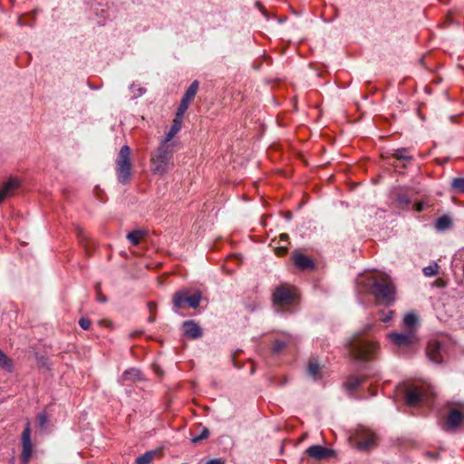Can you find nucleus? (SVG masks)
<instances>
[{"label": "nucleus", "mask_w": 464, "mask_h": 464, "mask_svg": "<svg viewBox=\"0 0 464 464\" xmlns=\"http://www.w3.org/2000/svg\"><path fill=\"white\" fill-rule=\"evenodd\" d=\"M356 284L360 292L373 295L378 304H388L394 300V287L386 274L367 271L358 276Z\"/></svg>", "instance_id": "f257e3e1"}, {"label": "nucleus", "mask_w": 464, "mask_h": 464, "mask_svg": "<svg viewBox=\"0 0 464 464\" xmlns=\"http://www.w3.org/2000/svg\"><path fill=\"white\" fill-rule=\"evenodd\" d=\"M174 147L160 142L158 147L150 152V169L153 175L166 176L174 167Z\"/></svg>", "instance_id": "f03ea898"}, {"label": "nucleus", "mask_w": 464, "mask_h": 464, "mask_svg": "<svg viewBox=\"0 0 464 464\" xmlns=\"http://www.w3.org/2000/svg\"><path fill=\"white\" fill-rule=\"evenodd\" d=\"M347 346L351 356L358 361L372 360L375 358L378 352V344L362 334H354L348 342Z\"/></svg>", "instance_id": "7ed1b4c3"}, {"label": "nucleus", "mask_w": 464, "mask_h": 464, "mask_svg": "<svg viewBox=\"0 0 464 464\" xmlns=\"http://www.w3.org/2000/svg\"><path fill=\"white\" fill-rule=\"evenodd\" d=\"M433 395L434 392L430 386L412 385L408 387L405 391V401L411 407L429 405Z\"/></svg>", "instance_id": "20e7f679"}, {"label": "nucleus", "mask_w": 464, "mask_h": 464, "mask_svg": "<svg viewBox=\"0 0 464 464\" xmlns=\"http://www.w3.org/2000/svg\"><path fill=\"white\" fill-rule=\"evenodd\" d=\"M116 173L121 183H127L131 176L130 149L124 145L121 148L116 160Z\"/></svg>", "instance_id": "39448f33"}, {"label": "nucleus", "mask_w": 464, "mask_h": 464, "mask_svg": "<svg viewBox=\"0 0 464 464\" xmlns=\"http://www.w3.org/2000/svg\"><path fill=\"white\" fill-rule=\"evenodd\" d=\"M296 295L294 288L288 285H280L276 287L273 294L274 304L277 309H283L293 304Z\"/></svg>", "instance_id": "423d86ee"}, {"label": "nucleus", "mask_w": 464, "mask_h": 464, "mask_svg": "<svg viewBox=\"0 0 464 464\" xmlns=\"http://www.w3.org/2000/svg\"><path fill=\"white\" fill-rule=\"evenodd\" d=\"M201 301V294L195 292L190 294L188 290H182L173 295V304L176 308H184L187 304L191 308H197Z\"/></svg>", "instance_id": "0eeeda50"}, {"label": "nucleus", "mask_w": 464, "mask_h": 464, "mask_svg": "<svg viewBox=\"0 0 464 464\" xmlns=\"http://www.w3.org/2000/svg\"><path fill=\"white\" fill-rule=\"evenodd\" d=\"M21 443H22V453H21V461L22 464H28L32 453H33V443L31 440V429L29 422L26 423V426L21 436Z\"/></svg>", "instance_id": "6e6552de"}, {"label": "nucleus", "mask_w": 464, "mask_h": 464, "mask_svg": "<svg viewBox=\"0 0 464 464\" xmlns=\"http://www.w3.org/2000/svg\"><path fill=\"white\" fill-rule=\"evenodd\" d=\"M376 436L369 430L362 429L356 435V443L359 450H367L376 445Z\"/></svg>", "instance_id": "1a4fd4ad"}, {"label": "nucleus", "mask_w": 464, "mask_h": 464, "mask_svg": "<svg viewBox=\"0 0 464 464\" xmlns=\"http://www.w3.org/2000/svg\"><path fill=\"white\" fill-rule=\"evenodd\" d=\"M183 121V116L176 113V116L172 121V125L166 136L160 141L171 147H176L177 141L174 140V137L180 131Z\"/></svg>", "instance_id": "9d476101"}, {"label": "nucleus", "mask_w": 464, "mask_h": 464, "mask_svg": "<svg viewBox=\"0 0 464 464\" xmlns=\"http://www.w3.org/2000/svg\"><path fill=\"white\" fill-rule=\"evenodd\" d=\"M305 453L313 459L320 461L333 458L334 451L331 449L324 448L320 445H314L309 447Z\"/></svg>", "instance_id": "9b49d317"}, {"label": "nucleus", "mask_w": 464, "mask_h": 464, "mask_svg": "<svg viewBox=\"0 0 464 464\" xmlns=\"http://www.w3.org/2000/svg\"><path fill=\"white\" fill-rule=\"evenodd\" d=\"M198 90V82L194 81L189 85V87L186 91L183 98L181 99L176 113H179V115L184 116V113L186 112L190 102L194 99Z\"/></svg>", "instance_id": "f8f14e48"}, {"label": "nucleus", "mask_w": 464, "mask_h": 464, "mask_svg": "<svg viewBox=\"0 0 464 464\" xmlns=\"http://www.w3.org/2000/svg\"><path fill=\"white\" fill-rule=\"evenodd\" d=\"M19 186L20 183L17 179L10 178L0 188V203H2L6 198L13 197Z\"/></svg>", "instance_id": "ddd939ff"}, {"label": "nucleus", "mask_w": 464, "mask_h": 464, "mask_svg": "<svg viewBox=\"0 0 464 464\" xmlns=\"http://www.w3.org/2000/svg\"><path fill=\"white\" fill-rule=\"evenodd\" d=\"M462 420V413L459 410L452 409L449 412L448 418L443 425V429L448 431L453 430L460 425Z\"/></svg>", "instance_id": "4468645a"}, {"label": "nucleus", "mask_w": 464, "mask_h": 464, "mask_svg": "<svg viewBox=\"0 0 464 464\" xmlns=\"http://www.w3.org/2000/svg\"><path fill=\"white\" fill-rule=\"evenodd\" d=\"M427 356L435 363L442 362V345L440 342H430L427 347Z\"/></svg>", "instance_id": "2eb2a0df"}, {"label": "nucleus", "mask_w": 464, "mask_h": 464, "mask_svg": "<svg viewBox=\"0 0 464 464\" xmlns=\"http://www.w3.org/2000/svg\"><path fill=\"white\" fill-rule=\"evenodd\" d=\"M184 334L189 338L197 339L202 335L200 326L194 321H186L183 324Z\"/></svg>", "instance_id": "dca6fc26"}, {"label": "nucleus", "mask_w": 464, "mask_h": 464, "mask_svg": "<svg viewBox=\"0 0 464 464\" xmlns=\"http://www.w3.org/2000/svg\"><path fill=\"white\" fill-rule=\"evenodd\" d=\"M293 261L296 267L303 270L312 269L314 266L313 260L301 253H294Z\"/></svg>", "instance_id": "f3484780"}, {"label": "nucleus", "mask_w": 464, "mask_h": 464, "mask_svg": "<svg viewBox=\"0 0 464 464\" xmlns=\"http://www.w3.org/2000/svg\"><path fill=\"white\" fill-rule=\"evenodd\" d=\"M389 337L391 341L398 346H407L410 345L413 339V334L411 333L407 334H390Z\"/></svg>", "instance_id": "a211bd4d"}, {"label": "nucleus", "mask_w": 464, "mask_h": 464, "mask_svg": "<svg viewBox=\"0 0 464 464\" xmlns=\"http://www.w3.org/2000/svg\"><path fill=\"white\" fill-rule=\"evenodd\" d=\"M322 368L314 358L310 359L307 365V375L316 381L322 377Z\"/></svg>", "instance_id": "6ab92c4d"}, {"label": "nucleus", "mask_w": 464, "mask_h": 464, "mask_svg": "<svg viewBox=\"0 0 464 464\" xmlns=\"http://www.w3.org/2000/svg\"><path fill=\"white\" fill-rule=\"evenodd\" d=\"M142 379V374L139 369L130 368L126 370L122 376L121 377L120 382L121 383H125L127 382H135Z\"/></svg>", "instance_id": "aec40b11"}, {"label": "nucleus", "mask_w": 464, "mask_h": 464, "mask_svg": "<svg viewBox=\"0 0 464 464\" xmlns=\"http://www.w3.org/2000/svg\"><path fill=\"white\" fill-rule=\"evenodd\" d=\"M161 457L160 450H150L144 453L143 455L138 457L135 459L136 464H149L154 459H159Z\"/></svg>", "instance_id": "412c9836"}, {"label": "nucleus", "mask_w": 464, "mask_h": 464, "mask_svg": "<svg viewBox=\"0 0 464 464\" xmlns=\"http://www.w3.org/2000/svg\"><path fill=\"white\" fill-rule=\"evenodd\" d=\"M78 239L80 241V244L84 247L86 254L89 256L91 255V250L92 247V245L90 242V239L86 233L82 231V229H78L77 231Z\"/></svg>", "instance_id": "4be33fe9"}, {"label": "nucleus", "mask_w": 464, "mask_h": 464, "mask_svg": "<svg viewBox=\"0 0 464 464\" xmlns=\"http://www.w3.org/2000/svg\"><path fill=\"white\" fill-rule=\"evenodd\" d=\"M293 343L290 336H285L283 339H277L275 341L273 351L274 353H280L285 347L289 346Z\"/></svg>", "instance_id": "5701e85b"}, {"label": "nucleus", "mask_w": 464, "mask_h": 464, "mask_svg": "<svg viewBox=\"0 0 464 464\" xmlns=\"http://www.w3.org/2000/svg\"><path fill=\"white\" fill-rule=\"evenodd\" d=\"M0 367L7 372H12L14 369V363L11 358H9L1 349H0Z\"/></svg>", "instance_id": "b1692460"}, {"label": "nucleus", "mask_w": 464, "mask_h": 464, "mask_svg": "<svg viewBox=\"0 0 464 464\" xmlns=\"http://www.w3.org/2000/svg\"><path fill=\"white\" fill-rule=\"evenodd\" d=\"M392 157L401 161H411L412 160V156L409 154L408 150L405 148L396 150Z\"/></svg>", "instance_id": "393cba45"}, {"label": "nucleus", "mask_w": 464, "mask_h": 464, "mask_svg": "<svg viewBox=\"0 0 464 464\" xmlns=\"http://www.w3.org/2000/svg\"><path fill=\"white\" fill-rule=\"evenodd\" d=\"M145 236V232L142 230H134L127 235V238L130 241L131 245H139L140 239Z\"/></svg>", "instance_id": "a878e982"}, {"label": "nucleus", "mask_w": 464, "mask_h": 464, "mask_svg": "<svg viewBox=\"0 0 464 464\" xmlns=\"http://www.w3.org/2000/svg\"><path fill=\"white\" fill-rule=\"evenodd\" d=\"M362 379L357 376H351L348 378L345 385L349 391H353L361 385Z\"/></svg>", "instance_id": "bb28decb"}, {"label": "nucleus", "mask_w": 464, "mask_h": 464, "mask_svg": "<svg viewBox=\"0 0 464 464\" xmlns=\"http://www.w3.org/2000/svg\"><path fill=\"white\" fill-rule=\"evenodd\" d=\"M451 188L456 193L464 194V178H455L451 182Z\"/></svg>", "instance_id": "cd10ccee"}, {"label": "nucleus", "mask_w": 464, "mask_h": 464, "mask_svg": "<svg viewBox=\"0 0 464 464\" xmlns=\"http://www.w3.org/2000/svg\"><path fill=\"white\" fill-rule=\"evenodd\" d=\"M451 219L448 216L440 217L436 223V227L440 230H444L450 227Z\"/></svg>", "instance_id": "c85d7f7f"}, {"label": "nucleus", "mask_w": 464, "mask_h": 464, "mask_svg": "<svg viewBox=\"0 0 464 464\" xmlns=\"http://www.w3.org/2000/svg\"><path fill=\"white\" fill-rule=\"evenodd\" d=\"M404 325L408 328H411L417 323V316L414 314H407L403 318Z\"/></svg>", "instance_id": "c756f323"}, {"label": "nucleus", "mask_w": 464, "mask_h": 464, "mask_svg": "<svg viewBox=\"0 0 464 464\" xmlns=\"http://www.w3.org/2000/svg\"><path fill=\"white\" fill-rule=\"evenodd\" d=\"M439 266L437 264L423 268V274L426 276H433L438 274Z\"/></svg>", "instance_id": "7c9ffc66"}, {"label": "nucleus", "mask_w": 464, "mask_h": 464, "mask_svg": "<svg viewBox=\"0 0 464 464\" xmlns=\"http://www.w3.org/2000/svg\"><path fill=\"white\" fill-rule=\"evenodd\" d=\"M208 435H209V431L207 428H205L199 436L194 437L191 440V442L198 443V442L201 441L202 440L207 439L208 437Z\"/></svg>", "instance_id": "2f4dec72"}, {"label": "nucleus", "mask_w": 464, "mask_h": 464, "mask_svg": "<svg viewBox=\"0 0 464 464\" xmlns=\"http://www.w3.org/2000/svg\"><path fill=\"white\" fill-rule=\"evenodd\" d=\"M79 325L83 329V330H88L91 326V321L87 318H81L79 320Z\"/></svg>", "instance_id": "473e14b6"}, {"label": "nucleus", "mask_w": 464, "mask_h": 464, "mask_svg": "<svg viewBox=\"0 0 464 464\" xmlns=\"http://www.w3.org/2000/svg\"><path fill=\"white\" fill-rule=\"evenodd\" d=\"M382 317H381V320H382V322L386 323V322H389V321H390L391 316H392V311H391V310H389V311H387V312L382 311Z\"/></svg>", "instance_id": "72a5a7b5"}, {"label": "nucleus", "mask_w": 464, "mask_h": 464, "mask_svg": "<svg viewBox=\"0 0 464 464\" xmlns=\"http://www.w3.org/2000/svg\"><path fill=\"white\" fill-rule=\"evenodd\" d=\"M398 201L401 206H407L410 203V198L406 195H400Z\"/></svg>", "instance_id": "f704fd0d"}, {"label": "nucleus", "mask_w": 464, "mask_h": 464, "mask_svg": "<svg viewBox=\"0 0 464 464\" xmlns=\"http://www.w3.org/2000/svg\"><path fill=\"white\" fill-rule=\"evenodd\" d=\"M286 252H287V247H286V246H278V247H276V254L277 256H284Z\"/></svg>", "instance_id": "c9c22d12"}, {"label": "nucleus", "mask_w": 464, "mask_h": 464, "mask_svg": "<svg viewBox=\"0 0 464 464\" xmlns=\"http://www.w3.org/2000/svg\"><path fill=\"white\" fill-rule=\"evenodd\" d=\"M38 421H39V424L44 427L45 425V423L47 422V418L45 416V414L42 413L38 416Z\"/></svg>", "instance_id": "e433bc0d"}, {"label": "nucleus", "mask_w": 464, "mask_h": 464, "mask_svg": "<svg viewBox=\"0 0 464 464\" xmlns=\"http://www.w3.org/2000/svg\"><path fill=\"white\" fill-rule=\"evenodd\" d=\"M256 7L262 12V14L266 17L268 18V14H267V12L266 10L265 9V7L263 6V5L259 2H256Z\"/></svg>", "instance_id": "4c0bfd02"}, {"label": "nucleus", "mask_w": 464, "mask_h": 464, "mask_svg": "<svg viewBox=\"0 0 464 464\" xmlns=\"http://www.w3.org/2000/svg\"><path fill=\"white\" fill-rule=\"evenodd\" d=\"M206 464H225L220 459H212L208 460Z\"/></svg>", "instance_id": "58836bf2"}, {"label": "nucleus", "mask_w": 464, "mask_h": 464, "mask_svg": "<svg viewBox=\"0 0 464 464\" xmlns=\"http://www.w3.org/2000/svg\"><path fill=\"white\" fill-rule=\"evenodd\" d=\"M415 209L418 212L422 211L423 210V203L422 202L417 203L416 206H415Z\"/></svg>", "instance_id": "ea45409f"}, {"label": "nucleus", "mask_w": 464, "mask_h": 464, "mask_svg": "<svg viewBox=\"0 0 464 464\" xmlns=\"http://www.w3.org/2000/svg\"><path fill=\"white\" fill-rule=\"evenodd\" d=\"M289 239V237L287 234L284 233V234H281L280 235V240L281 241H285V242H287Z\"/></svg>", "instance_id": "a19ab883"}, {"label": "nucleus", "mask_w": 464, "mask_h": 464, "mask_svg": "<svg viewBox=\"0 0 464 464\" xmlns=\"http://www.w3.org/2000/svg\"><path fill=\"white\" fill-rule=\"evenodd\" d=\"M148 306H149V309H150V314H153V311H154V310H155V308H156L155 304H153V303H149Z\"/></svg>", "instance_id": "79ce46f5"}, {"label": "nucleus", "mask_w": 464, "mask_h": 464, "mask_svg": "<svg viewBox=\"0 0 464 464\" xmlns=\"http://www.w3.org/2000/svg\"><path fill=\"white\" fill-rule=\"evenodd\" d=\"M97 299H98L99 302H106L107 301V298L105 296H102L100 294L98 295Z\"/></svg>", "instance_id": "37998d69"}, {"label": "nucleus", "mask_w": 464, "mask_h": 464, "mask_svg": "<svg viewBox=\"0 0 464 464\" xmlns=\"http://www.w3.org/2000/svg\"><path fill=\"white\" fill-rule=\"evenodd\" d=\"M17 23H18V24H19L20 26H24V25H25V24H26L22 20V17H20V18L18 19V22H17Z\"/></svg>", "instance_id": "c03bdc74"}, {"label": "nucleus", "mask_w": 464, "mask_h": 464, "mask_svg": "<svg viewBox=\"0 0 464 464\" xmlns=\"http://www.w3.org/2000/svg\"><path fill=\"white\" fill-rule=\"evenodd\" d=\"M285 218H286L287 220H290V219L292 218V214H291L290 212H287V213L285 214Z\"/></svg>", "instance_id": "a18cd8bd"}, {"label": "nucleus", "mask_w": 464, "mask_h": 464, "mask_svg": "<svg viewBox=\"0 0 464 464\" xmlns=\"http://www.w3.org/2000/svg\"><path fill=\"white\" fill-rule=\"evenodd\" d=\"M149 321L151 323L155 321V316L153 315V314H150V315L149 317Z\"/></svg>", "instance_id": "49530a36"}]
</instances>
